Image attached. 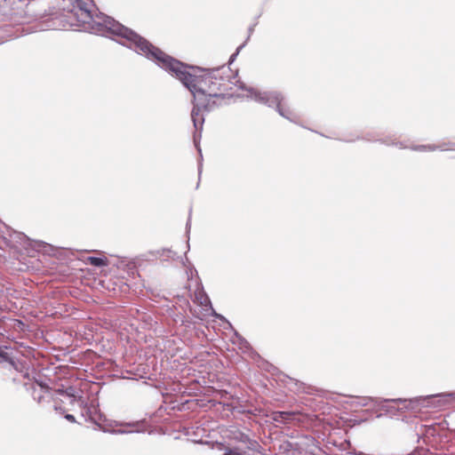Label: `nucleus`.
Instances as JSON below:
<instances>
[{"label":"nucleus","mask_w":455,"mask_h":455,"mask_svg":"<svg viewBox=\"0 0 455 455\" xmlns=\"http://www.w3.org/2000/svg\"><path fill=\"white\" fill-rule=\"evenodd\" d=\"M106 35L116 36V42L138 55L154 62L157 67L180 81L193 95L191 119L195 128L194 142L202 156L197 140L204 124L203 112H212L219 105L217 100L224 95L229 86V78L225 73L230 68L225 65L214 68H202L186 64L167 54L146 37L112 18L108 20Z\"/></svg>","instance_id":"obj_1"},{"label":"nucleus","mask_w":455,"mask_h":455,"mask_svg":"<svg viewBox=\"0 0 455 455\" xmlns=\"http://www.w3.org/2000/svg\"><path fill=\"white\" fill-rule=\"evenodd\" d=\"M78 402L80 403V404H83L84 403L82 396L78 397Z\"/></svg>","instance_id":"obj_38"},{"label":"nucleus","mask_w":455,"mask_h":455,"mask_svg":"<svg viewBox=\"0 0 455 455\" xmlns=\"http://www.w3.org/2000/svg\"><path fill=\"white\" fill-rule=\"evenodd\" d=\"M87 262L93 267H102L108 266V260L106 257L90 256L87 258Z\"/></svg>","instance_id":"obj_13"},{"label":"nucleus","mask_w":455,"mask_h":455,"mask_svg":"<svg viewBox=\"0 0 455 455\" xmlns=\"http://www.w3.org/2000/svg\"><path fill=\"white\" fill-rule=\"evenodd\" d=\"M440 151L439 143L437 144H427V151L433 152V151Z\"/></svg>","instance_id":"obj_29"},{"label":"nucleus","mask_w":455,"mask_h":455,"mask_svg":"<svg viewBox=\"0 0 455 455\" xmlns=\"http://www.w3.org/2000/svg\"><path fill=\"white\" fill-rule=\"evenodd\" d=\"M440 151H455V140L444 139L439 142Z\"/></svg>","instance_id":"obj_15"},{"label":"nucleus","mask_w":455,"mask_h":455,"mask_svg":"<svg viewBox=\"0 0 455 455\" xmlns=\"http://www.w3.org/2000/svg\"><path fill=\"white\" fill-rule=\"evenodd\" d=\"M116 433H118V434H125V433H129V432L125 431V430L119 429V430L116 431Z\"/></svg>","instance_id":"obj_37"},{"label":"nucleus","mask_w":455,"mask_h":455,"mask_svg":"<svg viewBox=\"0 0 455 455\" xmlns=\"http://www.w3.org/2000/svg\"><path fill=\"white\" fill-rule=\"evenodd\" d=\"M225 76L229 78V86L227 90H225L224 95L220 97L219 99H214L217 100L218 105L217 108L226 104V99H230L233 97L231 93L228 92L232 89V84L238 86L241 90L248 92L247 97L254 100L255 101L267 105L269 108H273L276 110V112L283 116V118L289 120L291 123L297 124L296 116L292 112V110L288 106L284 96L282 92L278 91H259L252 87H247L243 82L237 79L238 73H233L230 69V72L225 73Z\"/></svg>","instance_id":"obj_2"},{"label":"nucleus","mask_w":455,"mask_h":455,"mask_svg":"<svg viewBox=\"0 0 455 455\" xmlns=\"http://www.w3.org/2000/svg\"><path fill=\"white\" fill-rule=\"evenodd\" d=\"M54 411L59 412V413H60V414L65 412L64 408L61 405H59L57 403L54 404Z\"/></svg>","instance_id":"obj_31"},{"label":"nucleus","mask_w":455,"mask_h":455,"mask_svg":"<svg viewBox=\"0 0 455 455\" xmlns=\"http://www.w3.org/2000/svg\"><path fill=\"white\" fill-rule=\"evenodd\" d=\"M232 433V438L239 443H244L249 441L250 435L244 432H242L241 430H234Z\"/></svg>","instance_id":"obj_17"},{"label":"nucleus","mask_w":455,"mask_h":455,"mask_svg":"<svg viewBox=\"0 0 455 455\" xmlns=\"http://www.w3.org/2000/svg\"><path fill=\"white\" fill-rule=\"evenodd\" d=\"M32 388H33V393H32V395H33V398L35 400H36L38 403H41L42 399H43V395H42V391L40 392H37V390L36 389L34 384L31 385Z\"/></svg>","instance_id":"obj_23"},{"label":"nucleus","mask_w":455,"mask_h":455,"mask_svg":"<svg viewBox=\"0 0 455 455\" xmlns=\"http://www.w3.org/2000/svg\"><path fill=\"white\" fill-rule=\"evenodd\" d=\"M235 335L238 339L241 347H249L248 341L244 338H243L237 331H235Z\"/></svg>","instance_id":"obj_27"},{"label":"nucleus","mask_w":455,"mask_h":455,"mask_svg":"<svg viewBox=\"0 0 455 455\" xmlns=\"http://www.w3.org/2000/svg\"><path fill=\"white\" fill-rule=\"evenodd\" d=\"M252 32H253V27H250V28H249V36H248L247 39L245 40V42H246V43H247V42H248V40L250 39V36H251V33H252Z\"/></svg>","instance_id":"obj_35"},{"label":"nucleus","mask_w":455,"mask_h":455,"mask_svg":"<svg viewBox=\"0 0 455 455\" xmlns=\"http://www.w3.org/2000/svg\"><path fill=\"white\" fill-rule=\"evenodd\" d=\"M5 229L3 231L2 236L4 243L16 252L25 251L27 253H30V250L46 253L53 251V246L45 242L31 240L24 233L16 231L8 226H5Z\"/></svg>","instance_id":"obj_4"},{"label":"nucleus","mask_w":455,"mask_h":455,"mask_svg":"<svg viewBox=\"0 0 455 455\" xmlns=\"http://www.w3.org/2000/svg\"><path fill=\"white\" fill-rule=\"evenodd\" d=\"M214 447L219 451H223V455H247L245 451H242L237 447H227L223 443L216 442Z\"/></svg>","instance_id":"obj_10"},{"label":"nucleus","mask_w":455,"mask_h":455,"mask_svg":"<svg viewBox=\"0 0 455 455\" xmlns=\"http://www.w3.org/2000/svg\"><path fill=\"white\" fill-rule=\"evenodd\" d=\"M395 399H384L378 398L376 400V406L385 412L389 417L399 416L403 410H407L403 403H398Z\"/></svg>","instance_id":"obj_6"},{"label":"nucleus","mask_w":455,"mask_h":455,"mask_svg":"<svg viewBox=\"0 0 455 455\" xmlns=\"http://www.w3.org/2000/svg\"><path fill=\"white\" fill-rule=\"evenodd\" d=\"M65 389H66V387H59L58 389H56L55 392H56V394L65 396Z\"/></svg>","instance_id":"obj_33"},{"label":"nucleus","mask_w":455,"mask_h":455,"mask_svg":"<svg viewBox=\"0 0 455 455\" xmlns=\"http://www.w3.org/2000/svg\"><path fill=\"white\" fill-rule=\"evenodd\" d=\"M186 228H187V232H188V230L190 228V220H188V222L186 224Z\"/></svg>","instance_id":"obj_36"},{"label":"nucleus","mask_w":455,"mask_h":455,"mask_svg":"<svg viewBox=\"0 0 455 455\" xmlns=\"http://www.w3.org/2000/svg\"><path fill=\"white\" fill-rule=\"evenodd\" d=\"M395 401L400 403H403L407 411L414 412L420 411L422 408L442 410L455 403V391L420 395L410 399L399 398Z\"/></svg>","instance_id":"obj_5"},{"label":"nucleus","mask_w":455,"mask_h":455,"mask_svg":"<svg viewBox=\"0 0 455 455\" xmlns=\"http://www.w3.org/2000/svg\"><path fill=\"white\" fill-rule=\"evenodd\" d=\"M366 141L369 142H379L386 146H394V142L395 141V135H389L380 139H371V138H363Z\"/></svg>","instance_id":"obj_14"},{"label":"nucleus","mask_w":455,"mask_h":455,"mask_svg":"<svg viewBox=\"0 0 455 455\" xmlns=\"http://www.w3.org/2000/svg\"><path fill=\"white\" fill-rule=\"evenodd\" d=\"M198 172H199V175H200L201 174V168L200 167H199Z\"/></svg>","instance_id":"obj_39"},{"label":"nucleus","mask_w":455,"mask_h":455,"mask_svg":"<svg viewBox=\"0 0 455 455\" xmlns=\"http://www.w3.org/2000/svg\"><path fill=\"white\" fill-rule=\"evenodd\" d=\"M64 418H65L68 421H69V422H71V423H75V422H76V418H75V416H74V415H72V414H68V413H67V414H65V415H64Z\"/></svg>","instance_id":"obj_30"},{"label":"nucleus","mask_w":455,"mask_h":455,"mask_svg":"<svg viewBox=\"0 0 455 455\" xmlns=\"http://www.w3.org/2000/svg\"><path fill=\"white\" fill-rule=\"evenodd\" d=\"M394 146L398 148H401V149H403V148H410L411 149V145L407 144L406 141H400V140H397L396 139H395V141L394 142Z\"/></svg>","instance_id":"obj_24"},{"label":"nucleus","mask_w":455,"mask_h":455,"mask_svg":"<svg viewBox=\"0 0 455 455\" xmlns=\"http://www.w3.org/2000/svg\"><path fill=\"white\" fill-rule=\"evenodd\" d=\"M148 254L154 258H161L164 260H168L169 259H172L176 255L174 251L167 248H162L156 251H150L148 252Z\"/></svg>","instance_id":"obj_11"},{"label":"nucleus","mask_w":455,"mask_h":455,"mask_svg":"<svg viewBox=\"0 0 455 455\" xmlns=\"http://www.w3.org/2000/svg\"><path fill=\"white\" fill-rule=\"evenodd\" d=\"M411 149L419 152H427V145H411Z\"/></svg>","instance_id":"obj_25"},{"label":"nucleus","mask_w":455,"mask_h":455,"mask_svg":"<svg viewBox=\"0 0 455 455\" xmlns=\"http://www.w3.org/2000/svg\"><path fill=\"white\" fill-rule=\"evenodd\" d=\"M69 1L72 4V8L69 12L76 18V26L92 34L106 36V28L108 25V20H112V17L102 12L93 15L87 9V4L84 0Z\"/></svg>","instance_id":"obj_3"},{"label":"nucleus","mask_w":455,"mask_h":455,"mask_svg":"<svg viewBox=\"0 0 455 455\" xmlns=\"http://www.w3.org/2000/svg\"><path fill=\"white\" fill-rule=\"evenodd\" d=\"M407 455H436L431 452L428 449L424 447H418Z\"/></svg>","instance_id":"obj_19"},{"label":"nucleus","mask_w":455,"mask_h":455,"mask_svg":"<svg viewBox=\"0 0 455 455\" xmlns=\"http://www.w3.org/2000/svg\"><path fill=\"white\" fill-rule=\"evenodd\" d=\"M36 384L41 388V391L48 392L50 390L49 386L44 381H36Z\"/></svg>","instance_id":"obj_28"},{"label":"nucleus","mask_w":455,"mask_h":455,"mask_svg":"<svg viewBox=\"0 0 455 455\" xmlns=\"http://www.w3.org/2000/svg\"><path fill=\"white\" fill-rule=\"evenodd\" d=\"M65 397H68L70 400V403H73L77 400L76 390L74 387L69 386L65 389Z\"/></svg>","instance_id":"obj_18"},{"label":"nucleus","mask_w":455,"mask_h":455,"mask_svg":"<svg viewBox=\"0 0 455 455\" xmlns=\"http://www.w3.org/2000/svg\"><path fill=\"white\" fill-rule=\"evenodd\" d=\"M213 315L216 317V318H219L220 320H223L225 319L223 315H220V314H217L216 312L213 311Z\"/></svg>","instance_id":"obj_34"},{"label":"nucleus","mask_w":455,"mask_h":455,"mask_svg":"<svg viewBox=\"0 0 455 455\" xmlns=\"http://www.w3.org/2000/svg\"><path fill=\"white\" fill-rule=\"evenodd\" d=\"M245 44H246V42H244L243 44H240V45L236 48L235 52L233 54H231L230 58H229V60H228V64H229V65H230V64H232V62H233V61H235V59H236V57L238 56V54H239L240 51H241V50L245 46Z\"/></svg>","instance_id":"obj_22"},{"label":"nucleus","mask_w":455,"mask_h":455,"mask_svg":"<svg viewBox=\"0 0 455 455\" xmlns=\"http://www.w3.org/2000/svg\"><path fill=\"white\" fill-rule=\"evenodd\" d=\"M83 416H86V420L97 423L101 419V414L98 412L97 407L94 405H85L84 407Z\"/></svg>","instance_id":"obj_9"},{"label":"nucleus","mask_w":455,"mask_h":455,"mask_svg":"<svg viewBox=\"0 0 455 455\" xmlns=\"http://www.w3.org/2000/svg\"><path fill=\"white\" fill-rule=\"evenodd\" d=\"M291 415L292 413L289 411H275L273 413L272 419L276 422L285 423L286 420L291 419Z\"/></svg>","instance_id":"obj_16"},{"label":"nucleus","mask_w":455,"mask_h":455,"mask_svg":"<svg viewBox=\"0 0 455 455\" xmlns=\"http://www.w3.org/2000/svg\"><path fill=\"white\" fill-rule=\"evenodd\" d=\"M197 299H199V302L201 305L205 306V307L207 305H209L210 307L213 310V308L212 307L211 300H210L208 295L204 291H203L202 294H199V296H197Z\"/></svg>","instance_id":"obj_20"},{"label":"nucleus","mask_w":455,"mask_h":455,"mask_svg":"<svg viewBox=\"0 0 455 455\" xmlns=\"http://www.w3.org/2000/svg\"><path fill=\"white\" fill-rule=\"evenodd\" d=\"M296 385L299 386V389H301L307 394H313L314 387L307 386L305 383L296 380Z\"/></svg>","instance_id":"obj_21"},{"label":"nucleus","mask_w":455,"mask_h":455,"mask_svg":"<svg viewBox=\"0 0 455 455\" xmlns=\"http://www.w3.org/2000/svg\"><path fill=\"white\" fill-rule=\"evenodd\" d=\"M245 445L248 451H251L258 455H263L264 449L257 440L249 437V441L245 443Z\"/></svg>","instance_id":"obj_12"},{"label":"nucleus","mask_w":455,"mask_h":455,"mask_svg":"<svg viewBox=\"0 0 455 455\" xmlns=\"http://www.w3.org/2000/svg\"><path fill=\"white\" fill-rule=\"evenodd\" d=\"M363 138L377 139L376 136L373 133L367 132L364 136H362V137L357 136L355 139L347 140V142H353V141H355V140H365Z\"/></svg>","instance_id":"obj_26"},{"label":"nucleus","mask_w":455,"mask_h":455,"mask_svg":"<svg viewBox=\"0 0 455 455\" xmlns=\"http://www.w3.org/2000/svg\"><path fill=\"white\" fill-rule=\"evenodd\" d=\"M194 273H195L196 275H197V271H196V269L193 266H190L189 267H188V269H187V274H188V276H189V274H190V275H191V276H192Z\"/></svg>","instance_id":"obj_32"},{"label":"nucleus","mask_w":455,"mask_h":455,"mask_svg":"<svg viewBox=\"0 0 455 455\" xmlns=\"http://www.w3.org/2000/svg\"><path fill=\"white\" fill-rule=\"evenodd\" d=\"M0 364H4L15 370L18 369L19 362L13 356V353H8L0 347Z\"/></svg>","instance_id":"obj_7"},{"label":"nucleus","mask_w":455,"mask_h":455,"mask_svg":"<svg viewBox=\"0 0 455 455\" xmlns=\"http://www.w3.org/2000/svg\"><path fill=\"white\" fill-rule=\"evenodd\" d=\"M379 397H371V396H355L352 397L351 405L354 407H364L369 405L376 406V400Z\"/></svg>","instance_id":"obj_8"}]
</instances>
